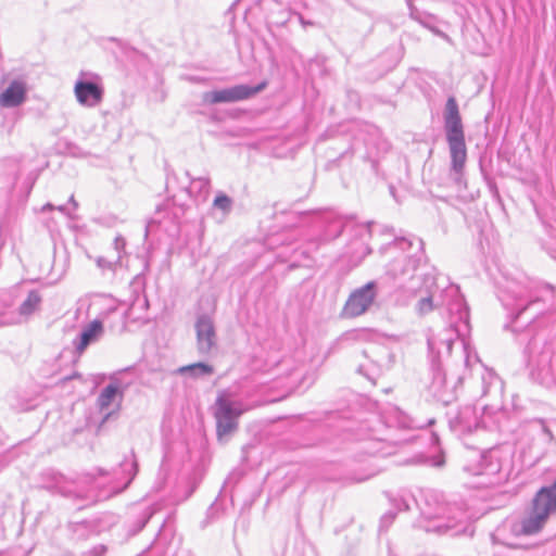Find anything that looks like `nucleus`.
<instances>
[{"label": "nucleus", "instance_id": "nucleus-1", "mask_svg": "<svg viewBox=\"0 0 556 556\" xmlns=\"http://www.w3.org/2000/svg\"><path fill=\"white\" fill-rule=\"evenodd\" d=\"M393 256L387 265V275L403 291L420 295L416 303L419 315H426L438 307L448 313V333L453 331L460 340L459 358L465 366L471 362L470 346L465 337L469 333V309L458 286L428 264L425 258L424 241L415 236L396 238L387 247Z\"/></svg>", "mask_w": 556, "mask_h": 556}, {"label": "nucleus", "instance_id": "nucleus-2", "mask_svg": "<svg viewBox=\"0 0 556 556\" xmlns=\"http://www.w3.org/2000/svg\"><path fill=\"white\" fill-rule=\"evenodd\" d=\"M399 510H409L414 504L420 513L417 526L426 532L457 535L466 528L467 513L457 504H448L435 490H420L416 496L401 491L391 498Z\"/></svg>", "mask_w": 556, "mask_h": 556}, {"label": "nucleus", "instance_id": "nucleus-3", "mask_svg": "<svg viewBox=\"0 0 556 556\" xmlns=\"http://www.w3.org/2000/svg\"><path fill=\"white\" fill-rule=\"evenodd\" d=\"M554 293L552 286H538L523 275L506 277L500 285L498 299L508 312L511 330L518 332L521 326H530L546 309L554 307ZM531 330L528 327L527 332Z\"/></svg>", "mask_w": 556, "mask_h": 556}, {"label": "nucleus", "instance_id": "nucleus-4", "mask_svg": "<svg viewBox=\"0 0 556 556\" xmlns=\"http://www.w3.org/2000/svg\"><path fill=\"white\" fill-rule=\"evenodd\" d=\"M427 344L430 368L426 389L434 400L448 405L456 400L457 389L463 380L462 375L447 374L443 367V357L451 356L454 339L451 333L443 331L429 336Z\"/></svg>", "mask_w": 556, "mask_h": 556}, {"label": "nucleus", "instance_id": "nucleus-5", "mask_svg": "<svg viewBox=\"0 0 556 556\" xmlns=\"http://www.w3.org/2000/svg\"><path fill=\"white\" fill-rule=\"evenodd\" d=\"M443 127L451 157L450 177L458 187L465 186L467 147L458 103L454 97H448L446 100L443 110Z\"/></svg>", "mask_w": 556, "mask_h": 556}, {"label": "nucleus", "instance_id": "nucleus-6", "mask_svg": "<svg viewBox=\"0 0 556 556\" xmlns=\"http://www.w3.org/2000/svg\"><path fill=\"white\" fill-rule=\"evenodd\" d=\"M523 355L533 380L546 387L556 384V343L545 330L531 337Z\"/></svg>", "mask_w": 556, "mask_h": 556}, {"label": "nucleus", "instance_id": "nucleus-7", "mask_svg": "<svg viewBox=\"0 0 556 556\" xmlns=\"http://www.w3.org/2000/svg\"><path fill=\"white\" fill-rule=\"evenodd\" d=\"M553 516H556V480L551 485L542 486L533 496L529 514L521 521L522 533L531 535L540 532Z\"/></svg>", "mask_w": 556, "mask_h": 556}, {"label": "nucleus", "instance_id": "nucleus-8", "mask_svg": "<svg viewBox=\"0 0 556 556\" xmlns=\"http://www.w3.org/2000/svg\"><path fill=\"white\" fill-rule=\"evenodd\" d=\"M244 409L240 402L231 401L219 395L215 403L214 416L216 419V432L218 440L232 433L238 428V419Z\"/></svg>", "mask_w": 556, "mask_h": 556}, {"label": "nucleus", "instance_id": "nucleus-9", "mask_svg": "<svg viewBox=\"0 0 556 556\" xmlns=\"http://www.w3.org/2000/svg\"><path fill=\"white\" fill-rule=\"evenodd\" d=\"M77 102L87 108L98 106L104 96L101 77L93 73L80 72L74 86Z\"/></svg>", "mask_w": 556, "mask_h": 556}, {"label": "nucleus", "instance_id": "nucleus-10", "mask_svg": "<svg viewBox=\"0 0 556 556\" xmlns=\"http://www.w3.org/2000/svg\"><path fill=\"white\" fill-rule=\"evenodd\" d=\"M266 85V81H262L256 86L236 85L220 90L206 91L202 93L201 102L204 105H211L247 100L264 90Z\"/></svg>", "mask_w": 556, "mask_h": 556}, {"label": "nucleus", "instance_id": "nucleus-11", "mask_svg": "<svg viewBox=\"0 0 556 556\" xmlns=\"http://www.w3.org/2000/svg\"><path fill=\"white\" fill-rule=\"evenodd\" d=\"M375 299L376 283L374 281H369L350 294L341 311V316L343 318L361 316L371 306Z\"/></svg>", "mask_w": 556, "mask_h": 556}, {"label": "nucleus", "instance_id": "nucleus-12", "mask_svg": "<svg viewBox=\"0 0 556 556\" xmlns=\"http://www.w3.org/2000/svg\"><path fill=\"white\" fill-rule=\"evenodd\" d=\"M446 416L451 431L457 437L470 434L482 427V421L478 416L477 409L470 405L451 410Z\"/></svg>", "mask_w": 556, "mask_h": 556}, {"label": "nucleus", "instance_id": "nucleus-13", "mask_svg": "<svg viewBox=\"0 0 556 556\" xmlns=\"http://www.w3.org/2000/svg\"><path fill=\"white\" fill-rule=\"evenodd\" d=\"M52 480L53 484L51 486L65 497L83 500L88 504H93L103 498L93 486L83 488L79 483L67 482L61 473L52 472Z\"/></svg>", "mask_w": 556, "mask_h": 556}, {"label": "nucleus", "instance_id": "nucleus-14", "mask_svg": "<svg viewBox=\"0 0 556 556\" xmlns=\"http://www.w3.org/2000/svg\"><path fill=\"white\" fill-rule=\"evenodd\" d=\"M151 548L162 551V556H193L191 549L182 546L181 539L172 533L165 525L162 526Z\"/></svg>", "mask_w": 556, "mask_h": 556}, {"label": "nucleus", "instance_id": "nucleus-15", "mask_svg": "<svg viewBox=\"0 0 556 556\" xmlns=\"http://www.w3.org/2000/svg\"><path fill=\"white\" fill-rule=\"evenodd\" d=\"M155 514V508L151 505H132L128 508L125 521L127 536L138 534Z\"/></svg>", "mask_w": 556, "mask_h": 556}, {"label": "nucleus", "instance_id": "nucleus-16", "mask_svg": "<svg viewBox=\"0 0 556 556\" xmlns=\"http://www.w3.org/2000/svg\"><path fill=\"white\" fill-rule=\"evenodd\" d=\"M185 208L182 206L174 207L170 202L165 203L163 206L157 207L154 216L148 224V229L154 225L162 226L166 231H177L178 224L182 217Z\"/></svg>", "mask_w": 556, "mask_h": 556}, {"label": "nucleus", "instance_id": "nucleus-17", "mask_svg": "<svg viewBox=\"0 0 556 556\" xmlns=\"http://www.w3.org/2000/svg\"><path fill=\"white\" fill-rule=\"evenodd\" d=\"M66 529L72 542L83 543L100 534V522L98 519L70 521Z\"/></svg>", "mask_w": 556, "mask_h": 556}, {"label": "nucleus", "instance_id": "nucleus-18", "mask_svg": "<svg viewBox=\"0 0 556 556\" xmlns=\"http://www.w3.org/2000/svg\"><path fill=\"white\" fill-rule=\"evenodd\" d=\"M388 424L390 426H394L400 429L415 430V429H422V428L433 425L434 419L429 418L427 420H420L416 417H412L406 412H404L397 407H394L389 413Z\"/></svg>", "mask_w": 556, "mask_h": 556}, {"label": "nucleus", "instance_id": "nucleus-19", "mask_svg": "<svg viewBox=\"0 0 556 556\" xmlns=\"http://www.w3.org/2000/svg\"><path fill=\"white\" fill-rule=\"evenodd\" d=\"M198 350L206 354L215 344V329L213 321L207 316H200L195 324Z\"/></svg>", "mask_w": 556, "mask_h": 556}, {"label": "nucleus", "instance_id": "nucleus-20", "mask_svg": "<svg viewBox=\"0 0 556 556\" xmlns=\"http://www.w3.org/2000/svg\"><path fill=\"white\" fill-rule=\"evenodd\" d=\"M102 333L103 325L100 320L96 319L89 323L73 341L76 354L81 355L90 344L99 340Z\"/></svg>", "mask_w": 556, "mask_h": 556}, {"label": "nucleus", "instance_id": "nucleus-21", "mask_svg": "<svg viewBox=\"0 0 556 556\" xmlns=\"http://www.w3.org/2000/svg\"><path fill=\"white\" fill-rule=\"evenodd\" d=\"M26 85L21 80H13L0 93V105L2 108H15L21 105L26 99Z\"/></svg>", "mask_w": 556, "mask_h": 556}, {"label": "nucleus", "instance_id": "nucleus-22", "mask_svg": "<svg viewBox=\"0 0 556 556\" xmlns=\"http://www.w3.org/2000/svg\"><path fill=\"white\" fill-rule=\"evenodd\" d=\"M187 186L184 187L186 193L198 202L206 201L210 189L211 180L208 176L191 178L189 172H185Z\"/></svg>", "mask_w": 556, "mask_h": 556}, {"label": "nucleus", "instance_id": "nucleus-23", "mask_svg": "<svg viewBox=\"0 0 556 556\" xmlns=\"http://www.w3.org/2000/svg\"><path fill=\"white\" fill-rule=\"evenodd\" d=\"M123 400V391L116 383H109L104 387L97 400V404L101 413L105 414V418H109L111 412L110 407L117 402V405Z\"/></svg>", "mask_w": 556, "mask_h": 556}, {"label": "nucleus", "instance_id": "nucleus-24", "mask_svg": "<svg viewBox=\"0 0 556 556\" xmlns=\"http://www.w3.org/2000/svg\"><path fill=\"white\" fill-rule=\"evenodd\" d=\"M352 233L355 237V241L352 242V244L355 245V248H352L353 254L359 255L361 257L369 254L370 249L367 242L371 237L370 224L353 225Z\"/></svg>", "mask_w": 556, "mask_h": 556}, {"label": "nucleus", "instance_id": "nucleus-25", "mask_svg": "<svg viewBox=\"0 0 556 556\" xmlns=\"http://www.w3.org/2000/svg\"><path fill=\"white\" fill-rule=\"evenodd\" d=\"M465 469L475 476L480 475H495L500 471V464L497 460H494L491 452H484L479 455V462L477 466L472 467L470 465L466 466Z\"/></svg>", "mask_w": 556, "mask_h": 556}, {"label": "nucleus", "instance_id": "nucleus-26", "mask_svg": "<svg viewBox=\"0 0 556 556\" xmlns=\"http://www.w3.org/2000/svg\"><path fill=\"white\" fill-rule=\"evenodd\" d=\"M323 220L326 224V227L321 235V240L325 242L338 238L345 227L344 220L334 213H327L323 217Z\"/></svg>", "mask_w": 556, "mask_h": 556}, {"label": "nucleus", "instance_id": "nucleus-27", "mask_svg": "<svg viewBox=\"0 0 556 556\" xmlns=\"http://www.w3.org/2000/svg\"><path fill=\"white\" fill-rule=\"evenodd\" d=\"M9 404L17 410H30L38 404V395L22 394L21 391L14 390L8 394Z\"/></svg>", "mask_w": 556, "mask_h": 556}, {"label": "nucleus", "instance_id": "nucleus-28", "mask_svg": "<svg viewBox=\"0 0 556 556\" xmlns=\"http://www.w3.org/2000/svg\"><path fill=\"white\" fill-rule=\"evenodd\" d=\"M42 298L37 290L28 292L26 299L18 306V316L23 320H27L40 307Z\"/></svg>", "mask_w": 556, "mask_h": 556}, {"label": "nucleus", "instance_id": "nucleus-29", "mask_svg": "<svg viewBox=\"0 0 556 556\" xmlns=\"http://www.w3.org/2000/svg\"><path fill=\"white\" fill-rule=\"evenodd\" d=\"M233 199L226 193L218 191L212 203V211L219 214V220L223 222L233 208Z\"/></svg>", "mask_w": 556, "mask_h": 556}, {"label": "nucleus", "instance_id": "nucleus-30", "mask_svg": "<svg viewBox=\"0 0 556 556\" xmlns=\"http://www.w3.org/2000/svg\"><path fill=\"white\" fill-rule=\"evenodd\" d=\"M214 372L213 366L206 363H194L187 366H181L177 369V374L181 376L188 375L189 377L197 379L201 377L210 376Z\"/></svg>", "mask_w": 556, "mask_h": 556}, {"label": "nucleus", "instance_id": "nucleus-31", "mask_svg": "<svg viewBox=\"0 0 556 556\" xmlns=\"http://www.w3.org/2000/svg\"><path fill=\"white\" fill-rule=\"evenodd\" d=\"M119 467H121L123 473H125V476H126V481L123 484L122 489H119L116 493H121L124 490H126L138 472V463L135 458V455L131 454L130 459L125 458L119 464Z\"/></svg>", "mask_w": 556, "mask_h": 556}, {"label": "nucleus", "instance_id": "nucleus-32", "mask_svg": "<svg viewBox=\"0 0 556 556\" xmlns=\"http://www.w3.org/2000/svg\"><path fill=\"white\" fill-rule=\"evenodd\" d=\"M482 379V392L483 395L490 393L491 388H502V381L500 377L492 370L484 369V372L481 377Z\"/></svg>", "mask_w": 556, "mask_h": 556}, {"label": "nucleus", "instance_id": "nucleus-33", "mask_svg": "<svg viewBox=\"0 0 556 556\" xmlns=\"http://www.w3.org/2000/svg\"><path fill=\"white\" fill-rule=\"evenodd\" d=\"M126 240L123 236L118 235L115 237L113 242V249L116 252V262H122V257L125 254Z\"/></svg>", "mask_w": 556, "mask_h": 556}, {"label": "nucleus", "instance_id": "nucleus-34", "mask_svg": "<svg viewBox=\"0 0 556 556\" xmlns=\"http://www.w3.org/2000/svg\"><path fill=\"white\" fill-rule=\"evenodd\" d=\"M96 263H97L98 267L101 268L102 270H112V271L115 270L116 266L121 264V262H116V258L109 260L108 257H104V256L97 257Z\"/></svg>", "mask_w": 556, "mask_h": 556}, {"label": "nucleus", "instance_id": "nucleus-35", "mask_svg": "<svg viewBox=\"0 0 556 556\" xmlns=\"http://www.w3.org/2000/svg\"><path fill=\"white\" fill-rule=\"evenodd\" d=\"M108 552V546L104 544H97L92 547L80 553V556H104Z\"/></svg>", "mask_w": 556, "mask_h": 556}, {"label": "nucleus", "instance_id": "nucleus-36", "mask_svg": "<svg viewBox=\"0 0 556 556\" xmlns=\"http://www.w3.org/2000/svg\"><path fill=\"white\" fill-rule=\"evenodd\" d=\"M395 518V513L394 511H388L386 513L381 519H380V530L381 531H386L388 530V528L390 527V525L393 522Z\"/></svg>", "mask_w": 556, "mask_h": 556}, {"label": "nucleus", "instance_id": "nucleus-37", "mask_svg": "<svg viewBox=\"0 0 556 556\" xmlns=\"http://www.w3.org/2000/svg\"><path fill=\"white\" fill-rule=\"evenodd\" d=\"M444 463L445 460L443 454H438L427 459V464L432 467H442Z\"/></svg>", "mask_w": 556, "mask_h": 556}, {"label": "nucleus", "instance_id": "nucleus-38", "mask_svg": "<svg viewBox=\"0 0 556 556\" xmlns=\"http://www.w3.org/2000/svg\"><path fill=\"white\" fill-rule=\"evenodd\" d=\"M12 166L13 184L17 180L18 165L15 161H9Z\"/></svg>", "mask_w": 556, "mask_h": 556}, {"label": "nucleus", "instance_id": "nucleus-39", "mask_svg": "<svg viewBox=\"0 0 556 556\" xmlns=\"http://www.w3.org/2000/svg\"><path fill=\"white\" fill-rule=\"evenodd\" d=\"M358 372L363 374L365 377H367L368 380L374 382V376L369 374L368 371H365V368L363 365L358 367Z\"/></svg>", "mask_w": 556, "mask_h": 556}, {"label": "nucleus", "instance_id": "nucleus-40", "mask_svg": "<svg viewBox=\"0 0 556 556\" xmlns=\"http://www.w3.org/2000/svg\"><path fill=\"white\" fill-rule=\"evenodd\" d=\"M543 432L546 434L549 441L553 439L552 431L545 425H543Z\"/></svg>", "mask_w": 556, "mask_h": 556}, {"label": "nucleus", "instance_id": "nucleus-41", "mask_svg": "<svg viewBox=\"0 0 556 556\" xmlns=\"http://www.w3.org/2000/svg\"><path fill=\"white\" fill-rule=\"evenodd\" d=\"M58 210L60 212H62L63 214L70 215V213L67 212V206L66 205H60V206H58Z\"/></svg>", "mask_w": 556, "mask_h": 556}, {"label": "nucleus", "instance_id": "nucleus-42", "mask_svg": "<svg viewBox=\"0 0 556 556\" xmlns=\"http://www.w3.org/2000/svg\"><path fill=\"white\" fill-rule=\"evenodd\" d=\"M371 476H372V475H368V476H365V477H359V478H356L355 480H356L357 482H362V481L367 480V479H368L369 477H371Z\"/></svg>", "mask_w": 556, "mask_h": 556}, {"label": "nucleus", "instance_id": "nucleus-43", "mask_svg": "<svg viewBox=\"0 0 556 556\" xmlns=\"http://www.w3.org/2000/svg\"><path fill=\"white\" fill-rule=\"evenodd\" d=\"M70 203H72V204H73L74 208H76V207H77V205H78V204H77V202H76V201H75V199H74V195H71V198H70Z\"/></svg>", "mask_w": 556, "mask_h": 556}, {"label": "nucleus", "instance_id": "nucleus-44", "mask_svg": "<svg viewBox=\"0 0 556 556\" xmlns=\"http://www.w3.org/2000/svg\"><path fill=\"white\" fill-rule=\"evenodd\" d=\"M549 255L556 261V248L549 250Z\"/></svg>", "mask_w": 556, "mask_h": 556}, {"label": "nucleus", "instance_id": "nucleus-45", "mask_svg": "<svg viewBox=\"0 0 556 556\" xmlns=\"http://www.w3.org/2000/svg\"><path fill=\"white\" fill-rule=\"evenodd\" d=\"M47 208H53L52 204L47 203V204L42 207V210H43V211H45V210H47Z\"/></svg>", "mask_w": 556, "mask_h": 556}, {"label": "nucleus", "instance_id": "nucleus-46", "mask_svg": "<svg viewBox=\"0 0 556 556\" xmlns=\"http://www.w3.org/2000/svg\"><path fill=\"white\" fill-rule=\"evenodd\" d=\"M3 231H4V224L1 223V225H0V236L3 235Z\"/></svg>", "mask_w": 556, "mask_h": 556}, {"label": "nucleus", "instance_id": "nucleus-47", "mask_svg": "<svg viewBox=\"0 0 556 556\" xmlns=\"http://www.w3.org/2000/svg\"><path fill=\"white\" fill-rule=\"evenodd\" d=\"M119 489H121V488H118V489L114 490L112 493L108 494V497L113 496V494H117L116 492H117Z\"/></svg>", "mask_w": 556, "mask_h": 556}, {"label": "nucleus", "instance_id": "nucleus-48", "mask_svg": "<svg viewBox=\"0 0 556 556\" xmlns=\"http://www.w3.org/2000/svg\"><path fill=\"white\" fill-rule=\"evenodd\" d=\"M119 489H121V488H118V489L114 490L112 493L108 494V497L113 496V494H117L116 492H117Z\"/></svg>", "mask_w": 556, "mask_h": 556}, {"label": "nucleus", "instance_id": "nucleus-49", "mask_svg": "<svg viewBox=\"0 0 556 556\" xmlns=\"http://www.w3.org/2000/svg\"><path fill=\"white\" fill-rule=\"evenodd\" d=\"M138 556H150V555L147 552H143L142 554H140Z\"/></svg>", "mask_w": 556, "mask_h": 556}, {"label": "nucleus", "instance_id": "nucleus-50", "mask_svg": "<svg viewBox=\"0 0 556 556\" xmlns=\"http://www.w3.org/2000/svg\"><path fill=\"white\" fill-rule=\"evenodd\" d=\"M105 472L102 469H99V475H104Z\"/></svg>", "mask_w": 556, "mask_h": 556}]
</instances>
